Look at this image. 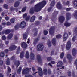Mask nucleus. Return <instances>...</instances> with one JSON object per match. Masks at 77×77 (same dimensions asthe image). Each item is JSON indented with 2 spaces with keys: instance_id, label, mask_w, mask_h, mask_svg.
<instances>
[{
  "instance_id": "obj_30",
  "label": "nucleus",
  "mask_w": 77,
  "mask_h": 77,
  "mask_svg": "<svg viewBox=\"0 0 77 77\" xmlns=\"http://www.w3.org/2000/svg\"><path fill=\"white\" fill-rule=\"evenodd\" d=\"M67 57L69 60L72 59V57H71V56L70 54H68L67 55Z\"/></svg>"
},
{
  "instance_id": "obj_53",
  "label": "nucleus",
  "mask_w": 77,
  "mask_h": 77,
  "mask_svg": "<svg viewBox=\"0 0 77 77\" xmlns=\"http://www.w3.org/2000/svg\"><path fill=\"white\" fill-rule=\"evenodd\" d=\"M71 72H68V74L69 76H71Z\"/></svg>"
},
{
  "instance_id": "obj_20",
  "label": "nucleus",
  "mask_w": 77,
  "mask_h": 77,
  "mask_svg": "<svg viewBox=\"0 0 77 77\" xmlns=\"http://www.w3.org/2000/svg\"><path fill=\"white\" fill-rule=\"evenodd\" d=\"M37 60L39 62L41 61V56L40 55H38L37 56Z\"/></svg>"
},
{
  "instance_id": "obj_36",
  "label": "nucleus",
  "mask_w": 77,
  "mask_h": 77,
  "mask_svg": "<svg viewBox=\"0 0 77 77\" xmlns=\"http://www.w3.org/2000/svg\"><path fill=\"white\" fill-rule=\"evenodd\" d=\"M54 1H53L51 2V7H52V6H54Z\"/></svg>"
},
{
  "instance_id": "obj_23",
  "label": "nucleus",
  "mask_w": 77,
  "mask_h": 77,
  "mask_svg": "<svg viewBox=\"0 0 77 77\" xmlns=\"http://www.w3.org/2000/svg\"><path fill=\"white\" fill-rule=\"evenodd\" d=\"M30 57L32 60H33L35 58V55L33 53H31L30 54Z\"/></svg>"
},
{
  "instance_id": "obj_31",
  "label": "nucleus",
  "mask_w": 77,
  "mask_h": 77,
  "mask_svg": "<svg viewBox=\"0 0 77 77\" xmlns=\"http://www.w3.org/2000/svg\"><path fill=\"white\" fill-rule=\"evenodd\" d=\"M43 74L45 75H46L47 74V69H44Z\"/></svg>"
},
{
  "instance_id": "obj_64",
  "label": "nucleus",
  "mask_w": 77,
  "mask_h": 77,
  "mask_svg": "<svg viewBox=\"0 0 77 77\" xmlns=\"http://www.w3.org/2000/svg\"><path fill=\"white\" fill-rule=\"evenodd\" d=\"M10 9H11V11H14V8H13L12 7H11L10 8Z\"/></svg>"
},
{
  "instance_id": "obj_52",
  "label": "nucleus",
  "mask_w": 77,
  "mask_h": 77,
  "mask_svg": "<svg viewBox=\"0 0 77 77\" xmlns=\"http://www.w3.org/2000/svg\"><path fill=\"white\" fill-rule=\"evenodd\" d=\"M27 14L25 13V14H23V18H26V17H27Z\"/></svg>"
},
{
  "instance_id": "obj_58",
  "label": "nucleus",
  "mask_w": 77,
  "mask_h": 77,
  "mask_svg": "<svg viewBox=\"0 0 77 77\" xmlns=\"http://www.w3.org/2000/svg\"><path fill=\"white\" fill-rule=\"evenodd\" d=\"M48 74H51V71H50V69H48Z\"/></svg>"
},
{
  "instance_id": "obj_18",
  "label": "nucleus",
  "mask_w": 77,
  "mask_h": 77,
  "mask_svg": "<svg viewBox=\"0 0 77 77\" xmlns=\"http://www.w3.org/2000/svg\"><path fill=\"white\" fill-rule=\"evenodd\" d=\"M57 66L58 67L60 66H62V62L61 61L59 62L57 64Z\"/></svg>"
},
{
  "instance_id": "obj_8",
  "label": "nucleus",
  "mask_w": 77,
  "mask_h": 77,
  "mask_svg": "<svg viewBox=\"0 0 77 77\" xmlns=\"http://www.w3.org/2000/svg\"><path fill=\"white\" fill-rule=\"evenodd\" d=\"M71 42L70 41H69L67 43L66 48L67 50H69L70 48H71Z\"/></svg>"
},
{
  "instance_id": "obj_26",
  "label": "nucleus",
  "mask_w": 77,
  "mask_h": 77,
  "mask_svg": "<svg viewBox=\"0 0 77 77\" xmlns=\"http://www.w3.org/2000/svg\"><path fill=\"white\" fill-rule=\"evenodd\" d=\"M39 41V38H38L36 39H35L34 41V44H36L37 42H38Z\"/></svg>"
},
{
  "instance_id": "obj_47",
  "label": "nucleus",
  "mask_w": 77,
  "mask_h": 77,
  "mask_svg": "<svg viewBox=\"0 0 77 77\" xmlns=\"http://www.w3.org/2000/svg\"><path fill=\"white\" fill-rule=\"evenodd\" d=\"M34 31H35V32L34 34V36H36L37 35V31L36 30V29H34Z\"/></svg>"
},
{
  "instance_id": "obj_57",
  "label": "nucleus",
  "mask_w": 77,
  "mask_h": 77,
  "mask_svg": "<svg viewBox=\"0 0 77 77\" xmlns=\"http://www.w3.org/2000/svg\"><path fill=\"white\" fill-rule=\"evenodd\" d=\"M8 72H11V69L9 67H8Z\"/></svg>"
},
{
  "instance_id": "obj_33",
  "label": "nucleus",
  "mask_w": 77,
  "mask_h": 77,
  "mask_svg": "<svg viewBox=\"0 0 77 77\" xmlns=\"http://www.w3.org/2000/svg\"><path fill=\"white\" fill-rule=\"evenodd\" d=\"M47 45L49 47H50L51 46V42L49 41L48 42Z\"/></svg>"
},
{
  "instance_id": "obj_45",
  "label": "nucleus",
  "mask_w": 77,
  "mask_h": 77,
  "mask_svg": "<svg viewBox=\"0 0 77 77\" xmlns=\"http://www.w3.org/2000/svg\"><path fill=\"white\" fill-rule=\"evenodd\" d=\"M19 28V25H17L15 26V28L16 30H17Z\"/></svg>"
},
{
  "instance_id": "obj_54",
  "label": "nucleus",
  "mask_w": 77,
  "mask_h": 77,
  "mask_svg": "<svg viewBox=\"0 0 77 77\" xmlns=\"http://www.w3.org/2000/svg\"><path fill=\"white\" fill-rule=\"evenodd\" d=\"M14 39H15V40H18V37H17V36L15 35Z\"/></svg>"
},
{
  "instance_id": "obj_63",
  "label": "nucleus",
  "mask_w": 77,
  "mask_h": 77,
  "mask_svg": "<svg viewBox=\"0 0 77 77\" xmlns=\"http://www.w3.org/2000/svg\"><path fill=\"white\" fill-rule=\"evenodd\" d=\"M51 58L50 57H49L48 58H47V60L48 61H49V60H51Z\"/></svg>"
},
{
  "instance_id": "obj_6",
  "label": "nucleus",
  "mask_w": 77,
  "mask_h": 77,
  "mask_svg": "<svg viewBox=\"0 0 77 77\" xmlns=\"http://www.w3.org/2000/svg\"><path fill=\"white\" fill-rule=\"evenodd\" d=\"M59 19L60 23H63L65 21V17L63 16H61L59 18Z\"/></svg>"
},
{
  "instance_id": "obj_21",
  "label": "nucleus",
  "mask_w": 77,
  "mask_h": 77,
  "mask_svg": "<svg viewBox=\"0 0 77 77\" xmlns=\"http://www.w3.org/2000/svg\"><path fill=\"white\" fill-rule=\"evenodd\" d=\"M64 26L66 27H69L71 26V23H69V22H66L64 23Z\"/></svg>"
},
{
  "instance_id": "obj_62",
  "label": "nucleus",
  "mask_w": 77,
  "mask_h": 77,
  "mask_svg": "<svg viewBox=\"0 0 77 77\" xmlns=\"http://www.w3.org/2000/svg\"><path fill=\"white\" fill-rule=\"evenodd\" d=\"M51 63L52 64H55V63H56V62L55 61H51Z\"/></svg>"
},
{
  "instance_id": "obj_19",
  "label": "nucleus",
  "mask_w": 77,
  "mask_h": 77,
  "mask_svg": "<svg viewBox=\"0 0 77 77\" xmlns=\"http://www.w3.org/2000/svg\"><path fill=\"white\" fill-rule=\"evenodd\" d=\"M71 18V14L69 13L67 14V20H69Z\"/></svg>"
},
{
  "instance_id": "obj_38",
  "label": "nucleus",
  "mask_w": 77,
  "mask_h": 77,
  "mask_svg": "<svg viewBox=\"0 0 77 77\" xmlns=\"http://www.w3.org/2000/svg\"><path fill=\"white\" fill-rule=\"evenodd\" d=\"M63 56H64V53L62 52L61 54L60 55V57L61 59H62V58L63 57Z\"/></svg>"
},
{
  "instance_id": "obj_1",
  "label": "nucleus",
  "mask_w": 77,
  "mask_h": 77,
  "mask_svg": "<svg viewBox=\"0 0 77 77\" xmlns=\"http://www.w3.org/2000/svg\"><path fill=\"white\" fill-rule=\"evenodd\" d=\"M46 5V1H43L38 4L36 5L34 8H31L30 10L31 14H33L34 12H39Z\"/></svg>"
},
{
  "instance_id": "obj_24",
  "label": "nucleus",
  "mask_w": 77,
  "mask_h": 77,
  "mask_svg": "<svg viewBox=\"0 0 77 77\" xmlns=\"http://www.w3.org/2000/svg\"><path fill=\"white\" fill-rule=\"evenodd\" d=\"M12 36H13V34H10L8 36H7V38L8 39H11L12 38Z\"/></svg>"
},
{
  "instance_id": "obj_48",
  "label": "nucleus",
  "mask_w": 77,
  "mask_h": 77,
  "mask_svg": "<svg viewBox=\"0 0 77 77\" xmlns=\"http://www.w3.org/2000/svg\"><path fill=\"white\" fill-rule=\"evenodd\" d=\"M3 63V60H0V65H2Z\"/></svg>"
},
{
  "instance_id": "obj_44",
  "label": "nucleus",
  "mask_w": 77,
  "mask_h": 77,
  "mask_svg": "<svg viewBox=\"0 0 77 77\" xmlns=\"http://www.w3.org/2000/svg\"><path fill=\"white\" fill-rule=\"evenodd\" d=\"M74 5L75 6H77V0H75Z\"/></svg>"
},
{
  "instance_id": "obj_29",
  "label": "nucleus",
  "mask_w": 77,
  "mask_h": 77,
  "mask_svg": "<svg viewBox=\"0 0 77 77\" xmlns=\"http://www.w3.org/2000/svg\"><path fill=\"white\" fill-rule=\"evenodd\" d=\"M4 56H5V53L3 52H1L0 53V57H3Z\"/></svg>"
},
{
  "instance_id": "obj_2",
  "label": "nucleus",
  "mask_w": 77,
  "mask_h": 77,
  "mask_svg": "<svg viewBox=\"0 0 77 77\" xmlns=\"http://www.w3.org/2000/svg\"><path fill=\"white\" fill-rule=\"evenodd\" d=\"M73 37L72 38V41L74 42L77 39V28H75L73 30Z\"/></svg>"
},
{
  "instance_id": "obj_28",
  "label": "nucleus",
  "mask_w": 77,
  "mask_h": 77,
  "mask_svg": "<svg viewBox=\"0 0 77 77\" xmlns=\"http://www.w3.org/2000/svg\"><path fill=\"white\" fill-rule=\"evenodd\" d=\"M24 52L23 51L21 52L20 55V58H23V57H24Z\"/></svg>"
},
{
  "instance_id": "obj_15",
  "label": "nucleus",
  "mask_w": 77,
  "mask_h": 77,
  "mask_svg": "<svg viewBox=\"0 0 77 77\" xmlns=\"http://www.w3.org/2000/svg\"><path fill=\"white\" fill-rule=\"evenodd\" d=\"M52 42L54 45H55L56 44V40L55 38H54L52 39Z\"/></svg>"
},
{
  "instance_id": "obj_27",
  "label": "nucleus",
  "mask_w": 77,
  "mask_h": 77,
  "mask_svg": "<svg viewBox=\"0 0 77 77\" xmlns=\"http://www.w3.org/2000/svg\"><path fill=\"white\" fill-rule=\"evenodd\" d=\"M14 64L18 67L20 65V61H16L14 63Z\"/></svg>"
},
{
  "instance_id": "obj_17",
  "label": "nucleus",
  "mask_w": 77,
  "mask_h": 77,
  "mask_svg": "<svg viewBox=\"0 0 77 77\" xmlns=\"http://www.w3.org/2000/svg\"><path fill=\"white\" fill-rule=\"evenodd\" d=\"M56 7L58 9H61V4L60 2H58L57 5Z\"/></svg>"
},
{
  "instance_id": "obj_13",
  "label": "nucleus",
  "mask_w": 77,
  "mask_h": 77,
  "mask_svg": "<svg viewBox=\"0 0 77 77\" xmlns=\"http://www.w3.org/2000/svg\"><path fill=\"white\" fill-rule=\"evenodd\" d=\"M10 50H15L17 48V46H15V45H13L11 46L10 47Z\"/></svg>"
},
{
  "instance_id": "obj_39",
  "label": "nucleus",
  "mask_w": 77,
  "mask_h": 77,
  "mask_svg": "<svg viewBox=\"0 0 77 77\" xmlns=\"http://www.w3.org/2000/svg\"><path fill=\"white\" fill-rule=\"evenodd\" d=\"M10 22L11 23H14L15 22V19L14 18H12L10 20Z\"/></svg>"
},
{
  "instance_id": "obj_10",
  "label": "nucleus",
  "mask_w": 77,
  "mask_h": 77,
  "mask_svg": "<svg viewBox=\"0 0 77 77\" xmlns=\"http://www.w3.org/2000/svg\"><path fill=\"white\" fill-rule=\"evenodd\" d=\"M77 54V50L75 48H74L72 50V55L73 56H75Z\"/></svg>"
},
{
  "instance_id": "obj_55",
  "label": "nucleus",
  "mask_w": 77,
  "mask_h": 77,
  "mask_svg": "<svg viewBox=\"0 0 77 77\" xmlns=\"http://www.w3.org/2000/svg\"><path fill=\"white\" fill-rule=\"evenodd\" d=\"M54 14L55 15H57V14H58V12L56 11H55Z\"/></svg>"
},
{
  "instance_id": "obj_43",
  "label": "nucleus",
  "mask_w": 77,
  "mask_h": 77,
  "mask_svg": "<svg viewBox=\"0 0 77 77\" xmlns=\"http://www.w3.org/2000/svg\"><path fill=\"white\" fill-rule=\"evenodd\" d=\"M44 35H47V34H48V31L45 30L44 32Z\"/></svg>"
},
{
  "instance_id": "obj_46",
  "label": "nucleus",
  "mask_w": 77,
  "mask_h": 77,
  "mask_svg": "<svg viewBox=\"0 0 77 77\" xmlns=\"http://www.w3.org/2000/svg\"><path fill=\"white\" fill-rule=\"evenodd\" d=\"M4 7L5 8V9H8V8H9V7L6 4H5L4 5Z\"/></svg>"
},
{
  "instance_id": "obj_16",
  "label": "nucleus",
  "mask_w": 77,
  "mask_h": 77,
  "mask_svg": "<svg viewBox=\"0 0 77 77\" xmlns=\"http://www.w3.org/2000/svg\"><path fill=\"white\" fill-rule=\"evenodd\" d=\"M10 32V31H9V30L7 29L6 30H5V31H4L2 32V34H4V33H5V34H9Z\"/></svg>"
},
{
  "instance_id": "obj_42",
  "label": "nucleus",
  "mask_w": 77,
  "mask_h": 77,
  "mask_svg": "<svg viewBox=\"0 0 77 77\" xmlns=\"http://www.w3.org/2000/svg\"><path fill=\"white\" fill-rule=\"evenodd\" d=\"M26 7H25L23 8L22 9L21 11L22 12H24V11H25L26 10Z\"/></svg>"
},
{
  "instance_id": "obj_14",
  "label": "nucleus",
  "mask_w": 77,
  "mask_h": 77,
  "mask_svg": "<svg viewBox=\"0 0 77 77\" xmlns=\"http://www.w3.org/2000/svg\"><path fill=\"white\" fill-rule=\"evenodd\" d=\"M36 18V16H33L30 19V22H33L35 20V18Z\"/></svg>"
},
{
  "instance_id": "obj_4",
  "label": "nucleus",
  "mask_w": 77,
  "mask_h": 77,
  "mask_svg": "<svg viewBox=\"0 0 77 77\" xmlns=\"http://www.w3.org/2000/svg\"><path fill=\"white\" fill-rule=\"evenodd\" d=\"M54 33V27L52 26L51 27L49 30V34L51 35V36H53Z\"/></svg>"
},
{
  "instance_id": "obj_50",
  "label": "nucleus",
  "mask_w": 77,
  "mask_h": 77,
  "mask_svg": "<svg viewBox=\"0 0 77 77\" xmlns=\"http://www.w3.org/2000/svg\"><path fill=\"white\" fill-rule=\"evenodd\" d=\"M8 51H9L8 49H5L4 50V53H8Z\"/></svg>"
},
{
  "instance_id": "obj_5",
  "label": "nucleus",
  "mask_w": 77,
  "mask_h": 77,
  "mask_svg": "<svg viewBox=\"0 0 77 77\" xmlns=\"http://www.w3.org/2000/svg\"><path fill=\"white\" fill-rule=\"evenodd\" d=\"M30 68L29 69L28 68H26L25 69H23L22 70V74H27L29 73V72L30 70Z\"/></svg>"
},
{
  "instance_id": "obj_56",
  "label": "nucleus",
  "mask_w": 77,
  "mask_h": 77,
  "mask_svg": "<svg viewBox=\"0 0 77 77\" xmlns=\"http://www.w3.org/2000/svg\"><path fill=\"white\" fill-rule=\"evenodd\" d=\"M5 18L6 20L7 21H8V20H9V17H5Z\"/></svg>"
},
{
  "instance_id": "obj_35",
  "label": "nucleus",
  "mask_w": 77,
  "mask_h": 77,
  "mask_svg": "<svg viewBox=\"0 0 77 77\" xmlns=\"http://www.w3.org/2000/svg\"><path fill=\"white\" fill-rule=\"evenodd\" d=\"M6 64L7 65H10V62H9V59H8L6 61Z\"/></svg>"
},
{
  "instance_id": "obj_32",
  "label": "nucleus",
  "mask_w": 77,
  "mask_h": 77,
  "mask_svg": "<svg viewBox=\"0 0 77 77\" xmlns=\"http://www.w3.org/2000/svg\"><path fill=\"white\" fill-rule=\"evenodd\" d=\"M27 34H26V33H25L23 34V39H27Z\"/></svg>"
},
{
  "instance_id": "obj_41",
  "label": "nucleus",
  "mask_w": 77,
  "mask_h": 77,
  "mask_svg": "<svg viewBox=\"0 0 77 77\" xmlns=\"http://www.w3.org/2000/svg\"><path fill=\"white\" fill-rule=\"evenodd\" d=\"M2 40H6V37L5 35H3L2 37Z\"/></svg>"
},
{
  "instance_id": "obj_40",
  "label": "nucleus",
  "mask_w": 77,
  "mask_h": 77,
  "mask_svg": "<svg viewBox=\"0 0 77 77\" xmlns=\"http://www.w3.org/2000/svg\"><path fill=\"white\" fill-rule=\"evenodd\" d=\"M61 37H62V35H60V34L57 35L56 36V38H57V39H59V38H61Z\"/></svg>"
},
{
  "instance_id": "obj_12",
  "label": "nucleus",
  "mask_w": 77,
  "mask_h": 77,
  "mask_svg": "<svg viewBox=\"0 0 77 77\" xmlns=\"http://www.w3.org/2000/svg\"><path fill=\"white\" fill-rule=\"evenodd\" d=\"M22 47L23 48H27V45L26 43H25V42H23L21 44Z\"/></svg>"
},
{
  "instance_id": "obj_11",
  "label": "nucleus",
  "mask_w": 77,
  "mask_h": 77,
  "mask_svg": "<svg viewBox=\"0 0 77 77\" xmlns=\"http://www.w3.org/2000/svg\"><path fill=\"white\" fill-rule=\"evenodd\" d=\"M38 70L39 75L40 76L42 75V69L41 68L39 67Z\"/></svg>"
},
{
  "instance_id": "obj_7",
  "label": "nucleus",
  "mask_w": 77,
  "mask_h": 77,
  "mask_svg": "<svg viewBox=\"0 0 77 77\" xmlns=\"http://www.w3.org/2000/svg\"><path fill=\"white\" fill-rule=\"evenodd\" d=\"M26 22H22L20 23V27H21V28H22V29L23 28H24L26 26Z\"/></svg>"
},
{
  "instance_id": "obj_9",
  "label": "nucleus",
  "mask_w": 77,
  "mask_h": 77,
  "mask_svg": "<svg viewBox=\"0 0 77 77\" xmlns=\"http://www.w3.org/2000/svg\"><path fill=\"white\" fill-rule=\"evenodd\" d=\"M68 33H65L64 34V35L63 36V39L64 41H66V40L67 39V38H68Z\"/></svg>"
},
{
  "instance_id": "obj_37",
  "label": "nucleus",
  "mask_w": 77,
  "mask_h": 77,
  "mask_svg": "<svg viewBox=\"0 0 77 77\" xmlns=\"http://www.w3.org/2000/svg\"><path fill=\"white\" fill-rule=\"evenodd\" d=\"M4 46H5V45L3 44L2 42H1L0 44V47H1V48H3Z\"/></svg>"
},
{
  "instance_id": "obj_25",
  "label": "nucleus",
  "mask_w": 77,
  "mask_h": 77,
  "mask_svg": "<svg viewBox=\"0 0 77 77\" xmlns=\"http://www.w3.org/2000/svg\"><path fill=\"white\" fill-rule=\"evenodd\" d=\"M25 57H26V58H27V59L29 57V53L28 51H26Z\"/></svg>"
},
{
  "instance_id": "obj_49",
  "label": "nucleus",
  "mask_w": 77,
  "mask_h": 77,
  "mask_svg": "<svg viewBox=\"0 0 77 77\" xmlns=\"http://www.w3.org/2000/svg\"><path fill=\"white\" fill-rule=\"evenodd\" d=\"M74 16L75 18L77 19V11L76 13H75L74 15Z\"/></svg>"
},
{
  "instance_id": "obj_3",
  "label": "nucleus",
  "mask_w": 77,
  "mask_h": 77,
  "mask_svg": "<svg viewBox=\"0 0 77 77\" xmlns=\"http://www.w3.org/2000/svg\"><path fill=\"white\" fill-rule=\"evenodd\" d=\"M44 49V45L42 44H38L37 46V50L39 51H41Z\"/></svg>"
},
{
  "instance_id": "obj_34",
  "label": "nucleus",
  "mask_w": 77,
  "mask_h": 77,
  "mask_svg": "<svg viewBox=\"0 0 77 77\" xmlns=\"http://www.w3.org/2000/svg\"><path fill=\"white\" fill-rule=\"evenodd\" d=\"M21 71V67H20L17 70V73L18 74H20Z\"/></svg>"
},
{
  "instance_id": "obj_22",
  "label": "nucleus",
  "mask_w": 77,
  "mask_h": 77,
  "mask_svg": "<svg viewBox=\"0 0 77 77\" xmlns=\"http://www.w3.org/2000/svg\"><path fill=\"white\" fill-rule=\"evenodd\" d=\"M20 3V2H16L15 4H14V6L15 8H17L18 6H19V4Z\"/></svg>"
},
{
  "instance_id": "obj_60",
  "label": "nucleus",
  "mask_w": 77,
  "mask_h": 77,
  "mask_svg": "<svg viewBox=\"0 0 77 77\" xmlns=\"http://www.w3.org/2000/svg\"><path fill=\"white\" fill-rule=\"evenodd\" d=\"M7 25L8 26H9V25H11V23L9 22H8L7 23Z\"/></svg>"
},
{
  "instance_id": "obj_51",
  "label": "nucleus",
  "mask_w": 77,
  "mask_h": 77,
  "mask_svg": "<svg viewBox=\"0 0 77 77\" xmlns=\"http://www.w3.org/2000/svg\"><path fill=\"white\" fill-rule=\"evenodd\" d=\"M30 18V17L29 16L26 17L25 19L26 21H29V19Z\"/></svg>"
},
{
  "instance_id": "obj_59",
  "label": "nucleus",
  "mask_w": 77,
  "mask_h": 77,
  "mask_svg": "<svg viewBox=\"0 0 77 77\" xmlns=\"http://www.w3.org/2000/svg\"><path fill=\"white\" fill-rule=\"evenodd\" d=\"M9 41H5V44H6V45H8V44H9Z\"/></svg>"
},
{
  "instance_id": "obj_61",
  "label": "nucleus",
  "mask_w": 77,
  "mask_h": 77,
  "mask_svg": "<svg viewBox=\"0 0 77 77\" xmlns=\"http://www.w3.org/2000/svg\"><path fill=\"white\" fill-rule=\"evenodd\" d=\"M15 59V57L12 56L10 58L11 60H14Z\"/></svg>"
}]
</instances>
